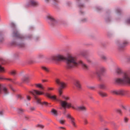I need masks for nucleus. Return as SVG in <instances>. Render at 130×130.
Returning <instances> with one entry per match:
<instances>
[{"mask_svg":"<svg viewBox=\"0 0 130 130\" xmlns=\"http://www.w3.org/2000/svg\"><path fill=\"white\" fill-rule=\"evenodd\" d=\"M66 68L68 69L77 66L79 65L82 66L84 69L87 70L89 69V67L86 64L82 61H77L76 57L73 56L71 55H69L66 59Z\"/></svg>","mask_w":130,"mask_h":130,"instance_id":"nucleus-1","label":"nucleus"},{"mask_svg":"<svg viewBox=\"0 0 130 130\" xmlns=\"http://www.w3.org/2000/svg\"><path fill=\"white\" fill-rule=\"evenodd\" d=\"M116 72L119 75L122 74V77L116 78L114 79L115 83L116 84L120 85L130 84V75L124 73L122 69L119 67L116 68Z\"/></svg>","mask_w":130,"mask_h":130,"instance_id":"nucleus-2","label":"nucleus"},{"mask_svg":"<svg viewBox=\"0 0 130 130\" xmlns=\"http://www.w3.org/2000/svg\"><path fill=\"white\" fill-rule=\"evenodd\" d=\"M11 27L12 28V32L11 35L12 41L11 43V45H15L16 41V30L15 25L13 23H12L11 24Z\"/></svg>","mask_w":130,"mask_h":130,"instance_id":"nucleus-3","label":"nucleus"},{"mask_svg":"<svg viewBox=\"0 0 130 130\" xmlns=\"http://www.w3.org/2000/svg\"><path fill=\"white\" fill-rule=\"evenodd\" d=\"M29 92L34 96V98L38 104H41L40 99L38 98L36 95H41L43 94H44L43 93L42 91L35 90L30 91H29Z\"/></svg>","mask_w":130,"mask_h":130,"instance_id":"nucleus-4","label":"nucleus"},{"mask_svg":"<svg viewBox=\"0 0 130 130\" xmlns=\"http://www.w3.org/2000/svg\"><path fill=\"white\" fill-rule=\"evenodd\" d=\"M59 101V102L61 106L64 108L70 107L73 109H75V107L74 106V105L72 103H68L66 101H62L60 100Z\"/></svg>","mask_w":130,"mask_h":130,"instance_id":"nucleus-5","label":"nucleus"},{"mask_svg":"<svg viewBox=\"0 0 130 130\" xmlns=\"http://www.w3.org/2000/svg\"><path fill=\"white\" fill-rule=\"evenodd\" d=\"M50 59L52 60L60 61L65 59V58L62 55L58 54L52 56Z\"/></svg>","mask_w":130,"mask_h":130,"instance_id":"nucleus-6","label":"nucleus"},{"mask_svg":"<svg viewBox=\"0 0 130 130\" xmlns=\"http://www.w3.org/2000/svg\"><path fill=\"white\" fill-rule=\"evenodd\" d=\"M106 71V69L104 67H101L100 68L99 70L96 71L95 74L98 76L100 77Z\"/></svg>","mask_w":130,"mask_h":130,"instance_id":"nucleus-7","label":"nucleus"},{"mask_svg":"<svg viewBox=\"0 0 130 130\" xmlns=\"http://www.w3.org/2000/svg\"><path fill=\"white\" fill-rule=\"evenodd\" d=\"M3 93L5 95L8 94V90L5 87H3L2 85L0 84V94H2Z\"/></svg>","mask_w":130,"mask_h":130,"instance_id":"nucleus-8","label":"nucleus"},{"mask_svg":"<svg viewBox=\"0 0 130 130\" xmlns=\"http://www.w3.org/2000/svg\"><path fill=\"white\" fill-rule=\"evenodd\" d=\"M67 118L70 119L71 124L73 126L75 127H76V125L74 119L73 117L71 116V115L69 114L67 115Z\"/></svg>","mask_w":130,"mask_h":130,"instance_id":"nucleus-9","label":"nucleus"},{"mask_svg":"<svg viewBox=\"0 0 130 130\" xmlns=\"http://www.w3.org/2000/svg\"><path fill=\"white\" fill-rule=\"evenodd\" d=\"M47 18L50 20L51 25H54L57 22V21L54 19L53 16L49 15L47 17Z\"/></svg>","mask_w":130,"mask_h":130,"instance_id":"nucleus-10","label":"nucleus"},{"mask_svg":"<svg viewBox=\"0 0 130 130\" xmlns=\"http://www.w3.org/2000/svg\"><path fill=\"white\" fill-rule=\"evenodd\" d=\"M45 95L47 97L57 101H59V100L57 99L55 95L51 96L50 93H46L45 94Z\"/></svg>","mask_w":130,"mask_h":130,"instance_id":"nucleus-11","label":"nucleus"},{"mask_svg":"<svg viewBox=\"0 0 130 130\" xmlns=\"http://www.w3.org/2000/svg\"><path fill=\"white\" fill-rule=\"evenodd\" d=\"M74 85H75L78 89L80 90L81 88V86L80 81L77 80H75L73 82Z\"/></svg>","mask_w":130,"mask_h":130,"instance_id":"nucleus-12","label":"nucleus"},{"mask_svg":"<svg viewBox=\"0 0 130 130\" xmlns=\"http://www.w3.org/2000/svg\"><path fill=\"white\" fill-rule=\"evenodd\" d=\"M75 109L78 111H85L87 109L86 107L83 105L78 106L76 108L75 107Z\"/></svg>","mask_w":130,"mask_h":130,"instance_id":"nucleus-13","label":"nucleus"},{"mask_svg":"<svg viewBox=\"0 0 130 130\" xmlns=\"http://www.w3.org/2000/svg\"><path fill=\"white\" fill-rule=\"evenodd\" d=\"M56 82L58 85H60L61 88H63L65 87V83L63 82H61L59 79H56Z\"/></svg>","mask_w":130,"mask_h":130,"instance_id":"nucleus-14","label":"nucleus"},{"mask_svg":"<svg viewBox=\"0 0 130 130\" xmlns=\"http://www.w3.org/2000/svg\"><path fill=\"white\" fill-rule=\"evenodd\" d=\"M98 94L102 97H107L108 96L107 94L104 92L100 90L98 92Z\"/></svg>","mask_w":130,"mask_h":130,"instance_id":"nucleus-15","label":"nucleus"},{"mask_svg":"<svg viewBox=\"0 0 130 130\" xmlns=\"http://www.w3.org/2000/svg\"><path fill=\"white\" fill-rule=\"evenodd\" d=\"M22 81L23 83H27L29 82V78L28 76H24L22 78Z\"/></svg>","mask_w":130,"mask_h":130,"instance_id":"nucleus-16","label":"nucleus"},{"mask_svg":"<svg viewBox=\"0 0 130 130\" xmlns=\"http://www.w3.org/2000/svg\"><path fill=\"white\" fill-rule=\"evenodd\" d=\"M99 56L101 59L104 61H106L107 60V58L103 54H99Z\"/></svg>","mask_w":130,"mask_h":130,"instance_id":"nucleus-17","label":"nucleus"},{"mask_svg":"<svg viewBox=\"0 0 130 130\" xmlns=\"http://www.w3.org/2000/svg\"><path fill=\"white\" fill-rule=\"evenodd\" d=\"M126 91L123 90H118V95H123L126 93Z\"/></svg>","mask_w":130,"mask_h":130,"instance_id":"nucleus-18","label":"nucleus"},{"mask_svg":"<svg viewBox=\"0 0 130 130\" xmlns=\"http://www.w3.org/2000/svg\"><path fill=\"white\" fill-rule=\"evenodd\" d=\"M30 3L31 5L33 6H37L39 4V3L38 2L34 0L31 1Z\"/></svg>","mask_w":130,"mask_h":130,"instance_id":"nucleus-19","label":"nucleus"},{"mask_svg":"<svg viewBox=\"0 0 130 130\" xmlns=\"http://www.w3.org/2000/svg\"><path fill=\"white\" fill-rule=\"evenodd\" d=\"M51 112L52 113V115L55 116H57L58 115V113L57 110L54 109H52Z\"/></svg>","mask_w":130,"mask_h":130,"instance_id":"nucleus-20","label":"nucleus"},{"mask_svg":"<svg viewBox=\"0 0 130 130\" xmlns=\"http://www.w3.org/2000/svg\"><path fill=\"white\" fill-rule=\"evenodd\" d=\"M45 1L46 2H51L53 4H55L56 2H58V0H45Z\"/></svg>","mask_w":130,"mask_h":130,"instance_id":"nucleus-21","label":"nucleus"},{"mask_svg":"<svg viewBox=\"0 0 130 130\" xmlns=\"http://www.w3.org/2000/svg\"><path fill=\"white\" fill-rule=\"evenodd\" d=\"M41 68L44 71L46 72H49V68L45 66H42Z\"/></svg>","mask_w":130,"mask_h":130,"instance_id":"nucleus-22","label":"nucleus"},{"mask_svg":"<svg viewBox=\"0 0 130 130\" xmlns=\"http://www.w3.org/2000/svg\"><path fill=\"white\" fill-rule=\"evenodd\" d=\"M37 58L38 59L44 58L45 59H48V58L45 57L44 55L42 54H39L37 56Z\"/></svg>","mask_w":130,"mask_h":130,"instance_id":"nucleus-23","label":"nucleus"},{"mask_svg":"<svg viewBox=\"0 0 130 130\" xmlns=\"http://www.w3.org/2000/svg\"><path fill=\"white\" fill-rule=\"evenodd\" d=\"M128 42L127 41H124L122 45L120 46V48H121L122 47L126 46L128 44Z\"/></svg>","mask_w":130,"mask_h":130,"instance_id":"nucleus-24","label":"nucleus"},{"mask_svg":"<svg viewBox=\"0 0 130 130\" xmlns=\"http://www.w3.org/2000/svg\"><path fill=\"white\" fill-rule=\"evenodd\" d=\"M36 86L38 88H40L42 89H43L44 88L41 84H35Z\"/></svg>","mask_w":130,"mask_h":130,"instance_id":"nucleus-25","label":"nucleus"},{"mask_svg":"<svg viewBox=\"0 0 130 130\" xmlns=\"http://www.w3.org/2000/svg\"><path fill=\"white\" fill-rule=\"evenodd\" d=\"M99 88L101 89H105L106 87L104 84H101L98 85Z\"/></svg>","mask_w":130,"mask_h":130,"instance_id":"nucleus-26","label":"nucleus"},{"mask_svg":"<svg viewBox=\"0 0 130 130\" xmlns=\"http://www.w3.org/2000/svg\"><path fill=\"white\" fill-rule=\"evenodd\" d=\"M5 79L6 80H7L8 81H10V82H13V80H12V79L10 78H4L2 76H0V79Z\"/></svg>","mask_w":130,"mask_h":130,"instance_id":"nucleus-27","label":"nucleus"},{"mask_svg":"<svg viewBox=\"0 0 130 130\" xmlns=\"http://www.w3.org/2000/svg\"><path fill=\"white\" fill-rule=\"evenodd\" d=\"M111 92L114 94L118 95V90H111Z\"/></svg>","mask_w":130,"mask_h":130,"instance_id":"nucleus-28","label":"nucleus"},{"mask_svg":"<svg viewBox=\"0 0 130 130\" xmlns=\"http://www.w3.org/2000/svg\"><path fill=\"white\" fill-rule=\"evenodd\" d=\"M42 104L47 107H50L51 106L50 104L46 102H44Z\"/></svg>","mask_w":130,"mask_h":130,"instance_id":"nucleus-29","label":"nucleus"},{"mask_svg":"<svg viewBox=\"0 0 130 130\" xmlns=\"http://www.w3.org/2000/svg\"><path fill=\"white\" fill-rule=\"evenodd\" d=\"M18 113L20 114H22L23 112V110L21 109H18L17 110Z\"/></svg>","mask_w":130,"mask_h":130,"instance_id":"nucleus-30","label":"nucleus"},{"mask_svg":"<svg viewBox=\"0 0 130 130\" xmlns=\"http://www.w3.org/2000/svg\"><path fill=\"white\" fill-rule=\"evenodd\" d=\"M25 46V44L23 43H21L19 44H17V47H23Z\"/></svg>","mask_w":130,"mask_h":130,"instance_id":"nucleus-31","label":"nucleus"},{"mask_svg":"<svg viewBox=\"0 0 130 130\" xmlns=\"http://www.w3.org/2000/svg\"><path fill=\"white\" fill-rule=\"evenodd\" d=\"M65 121V120L63 119H60L59 120V122L62 124H64Z\"/></svg>","mask_w":130,"mask_h":130,"instance_id":"nucleus-32","label":"nucleus"},{"mask_svg":"<svg viewBox=\"0 0 130 130\" xmlns=\"http://www.w3.org/2000/svg\"><path fill=\"white\" fill-rule=\"evenodd\" d=\"M21 100L22 99V97L21 95L20 94H17V99Z\"/></svg>","mask_w":130,"mask_h":130,"instance_id":"nucleus-33","label":"nucleus"},{"mask_svg":"<svg viewBox=\"0 0 130 130\" xmlns=\"http://www.w3.org/2000/svg\"><path fill=\"white\" fill-rule=\"evenodd\" d=\"M128 119H129L128 118H127V117H124V122L125 123H127L128 122Z\"/></svg>","mask_w":130,"mask_h":130,"instance_id":"nucleus-34","label":"nucleus"},{"mask_svg":"<svg viewBox=\"0 0 130 130\" xmlns=\"http://www.w3.org/2000/svg\"><path fill=\"white\" fill-rule=\"evenodd\" d=\"M4 71V68L0 65V72H3Z\"/></svg>","mask_w":130,"mask_h":130,"instance_id":"nucleus-35","label":"nucleus"},{"mask_svg":"<svg viewBox=\"0 0 130 130\" xmlns=\"http://www.w3.org/2000/svg\"><path fill=\"white\" fill-rule=\"evenodd\" d=\"M26 100L28 101H29L31 99V97L29 95H26Z\"/></svg>","mask_w":130,"mask_h":130,"instance_id":"nucleus-36","label":"nucleus"},{"mask_svg":"<svg viewBox=\"0 0 130 130\" xmlns=\"http://www.w3.org/2000/svg\"><path fill=\"white\" fill-rule=\"evenodd\" d=\"M58 129L59 130H61L62 129L65 130L66 128L63 127H58Z\"/></svg>","mask_w":130,"mask_h":130,"instance_id":"nucleus-37","label":"nucleus"},{"mask_svg":"<svg viewBox=\"0 0 130 130\" xmlns=\"http://www.w3.org/2000/svg\"><path fill=\"white\" fill-rule=\"evenodd\" d=\"M62 98H63L65 100H68L69 99V98L68 97L64 96L63 95H62Z\"/></svg>","mask_w":130,"mask_h":130,"instance_id":"nucleus-38","label":"nucleus"},{"mask_svg":"<svg viewBox=\"0 0 130 130\" xmlns=\"http://www.w3.org/2000/svg\"><path fill=\"white\" fill-rule=\"evenodd\" d=\"M58 91H59V95L60 96H61V94H62V91L60 89H59Z\"/></svg>","mask_w":130,"mask_h":130,"instance_id":"nucleus-39","label":"nucleus"},{"mask_svg":"<svg viewBox=\"0 0 130 130\" xmlns=\"http://www.w3.org/2000/svg\"><path fill=\"white\" fill-rule=\"evenodd\" d=\"M0 61L3 64H5V60L3 59L0 58Z\"/></svg>","mask_w":130,"mask_h":130,"instance_id":"nucleus-40","label":"nucleus"},{"mask_svg":"<svg viewBox=\"0 0 130 130\" xmlns=\"http://www.w3.org/2000/svg\"><path fill=\"white\" fill-rule=\"evenodd\" d=\"M117 112L118 113L120 114H121V110L120 109H117Z\"/></svg>","mask_w":130,"mask_h":130,"instance_id":"nucleus-41","label":"nucleus"},{"mask_svg":"<svg viewBox=\"0 0 130 130\" xmlns=\"http://www.w3.org/2000/svg\"><path fill=\"white\" fill-rule=\"evenodd\" d=\"M89 88L92 90H93L95 88V87L93 86H90L89 87Z\"/></svg>","mask_w":130,"mask_h":130,"instance_id":"nucleus-42","label":"nucleus"},{"mask_svg":"<svg viewBox=\"0 0 130 130\" xmlns=\"http://www.w3.org/2000/svg\"><path fill=\"white\" fill-rule=\"evenodd\" d=\"M10 73L12 75H14L16 73L14 71H12Z\"/></svg>","mask_w":130,"mask_h":130,"instance_id":"nucleus-43","label":"nucleus"},{"mask_svg":"<svg viewBox=\"0 0 130 130\" xmlns=\"http://www.w3.org/2000/svg\"><path fill=\"white\" fill-rule=\"evenodd\" d=\"M24 117L25 119L26 120H27L29 118V117L28 116L25 115H24Z\"/></svg>","mask_w":130,"mask_h":130,"instance_id":"nucleus-44","label":"nucleus"},{"mask_svg":"<svg viewBox=\"0 0 130 130\" xmlns=\"http://www.w3.org/2000/svg\"><path fill=\"white\" fill-rule=\"evenodd\" d=\"M4 111L3 110L0 111V116H2L4 114Z\"/></svg>","mask_w":130,"mask_h":130,"instance_id":"nucleus-45","label":"nucleus"},{"mask_svg":"<svg viewBox=\"0 0 130 130\" xmlns=\"http://www.w3.org/2000/svg\"><path fill=\"white\" fill-rule=\"evenodd\" d=\"M126 23L128 24H130V18L126 20Z\"/></svg>","mask_w":130,"mask_h":130,"instance_id":"nucleus-46","label":"nucleus"},{"mask_svg":"<svg viewBox=\"0 0 130 130\" xmlns=\"http://www.w3.org/2000/svg\"><path fill=\"white\" fill-rule=\"evenodd\" d=\"M89 98L90 99H91L92 100H94L93 97H92V96H89Z\"/></svg>","mask_w":130,"mask_h":130,"instance_id":"nucleus-47","label":"nucleus"},{"mask_svg":"<svg viewBox=\"0 0 130 130\" xmlns=\"http://www.w3.org/2000/svg\"><path fill=\"white\" fill-rule=\"evenodd\" d=\"M84 124H86L88 123V121L87 120H85L84 121Z\"/></svg>","mask_w":130,"mask_h":130,"instance_id":"nucleus-48","label":"nucleus"},{"mask_svg":"<svg viewBox=\"0 0 130 130\" xmlns=\"http://www.w3.org/2000/svg\"><path fill=\"white\" fill-rule=\"evenodd\" d=\"M87 61L89 63H91V60L89 59H87Z\"/></svg>","mask_w":130,"mask_h":130,"instance_id":"nucleus-49","label":"nucleus"},{"mask_svg":"<svg viewBox=\"0 0 130 130\" xmlns=\"http://www.w3.org/2000/svg\"><path fill=\"white\" fill-rule=\"evenodd\" d=\"M38 125L39 127H40L41 128H43L44 127V126L43 125H41L39 124V125Z\"/></svg>","mask_w":130,"mask_h":130,"instance_id":"nucleus-50","label":"nucleus"},{"mask_svg":"<svg viewBox=\"0 0 130 130\" xmlns=\"http://www.w3.org/2000/svg\"><path fill=\"white\" fill-rule=\"evenodd\" d=\"M122 107L125 109H127V107L126 106H124L123 105H122Z\"/></svg>","mask_w":130,"mask_h":130,"instance_id":"nucleus-51","label":"nucleus"},{"mask_svg":"<svg viewBox=\"0 0 130 130\" xmlns=\"http://www.w3.org/2000/svg\"><path fill=\"white\" fill-rule=\"evenodd\" d=\"M48 90H53V89L52 88L48 87Z\"/></svg>","mask_w":130,"mask_h":130,"instance_id":"nucleus-52","label":"nucleus"},{"mask_svg":"<svg viewBox=\"0 0 130 130\" xmlns=\"http://www.w3.org/2000/svg\"><path fill=\"white\" fill-rule=\"evenodd\" d=\"M35 108L34 107H32L30 108V109L32 110L33 111L34 110Z\"/></svg>","mask_w":130,"mask_h":130,"instance_id":"nucleus-53","label":"nucleus"},{"mask_svg":"<svg viewBox=\"0 0 130 130\" xmlns=\"http://www.w3.org/2000/svg\"><path fill=\"white\" fill-rule=\"evenodd\" d=\"M104 130H108V129L107 128H105L104 129Z\"/></svg>","mask_w":130,"mask_h":130,"instance_id":"nucleus-54","label":"nucleus"},{"mask_svg":"<svg viewBox=\"0 0 130 130\" xmlns=\"http://www.w3.org/2000/svg\"><path fill=\"white\" fill-rule=\"evenodd\" d=\"M17 39L19 37L18 36V34H17Z\"/></svg>","mask_w":130,"mask_h":130,"instance_id":"nucleus-55","label":"nucleus"},{"mask_svg":"<svg viewBox=\"0 0 130 130\" xmlns=\"http://www.w3.org/2000/svg\"><path fill=\"white\" fill-rule=\"evenodd\" d=\"M35 40H36H36H37V38H36V39H35Z\"/></svg>","mask_w":130,"mask_h":130,"instance_id":"nucleus-56","label":"nucleus"},{"mask_svg":"<svg viewBox=\"0 0 130 130\" xmlns=\"http://www.w3.org/2000/svg\"><path fill=\"white\" fill-rule=\"evenodd\" d=\"M2 41V40H0V42H1Z\"/></svg>","mask_w":130,"mask_h":130,"instance_id":"nucleus-57","label":"nucleus"},{"mask_svg":"<svg viewBox=\"0 0 130 130\" xmlns=\"http://www.w3.org/2000/svg\"><path fill=\"white\" fill-rule=\"evenodd\" d=\"M23 130H26V129H23Z\"/></svg>","mask_w":130,"mask_h":130,"instance_id":"nucleus-58","label":"nucleus"},{"mask_svg":"<svg viewBox=\"0 0 130 130\" xmlns=\"http://www.w3.org/2000/svg\"><path fill=\"white\" fill-rule=\"evenodd\" d=\"M129 59L130 60V57L129 58Z\"/></svg>","mask_w":130,"mask_h":130,"instance_id":"nucleus-59","label":"nucleus"},{"mask_svg":"<svg viewBox=\"0 0 130 130\" xmlns=\"http://www.w3.org/2000/svg\"><path fill=\"white\" fill-rule=\"evenodd\" d=\"M129 111L130 112V109L129 110Z\"/></svg>","mask_w":130,"mask_h":130,"instance_id":"nucleus-60","label":"nucleus"},{"mask_svg":"<svg viewBox=\"0 0 130 130\" xmlns=\"http://www.w3.org/2000/svg\"><path fill=\"white\" fill-rule=\"evenodd\" d=\"M65 113V112H64V114Z\"/></svg>","mask_w":130,"mask_h":130,"instance_id":"nucleus-61","label":"nucleus"}]
</instances>
